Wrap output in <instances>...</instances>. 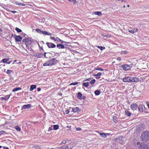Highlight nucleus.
Returning <instances> with one entry per match:
<instances>
[{
  "mask_svg": "<svg viewBox=\"0 0 149 149\" xmlns=\"http://www.w3.org/2000/svg\"><path fill=\"white\" fill-rule=\"evenodd\" d=\"M123 7L125 8V5H124L123 6Z\"/></svg>",
  "mask_w": 149,
  "mask_h": 149,
  "instance_id": "338daca9",
  "label": "nucleus"
},
{
  "mask_svg": "<svg viewBox=\"0 0 149 149\" xmlns=\"http://www.w3.org/2000/svg\"><path fill=\"white\" fill-rule=\"evenodd\" d=\"M37 89L38 91H40L41 90V88H38Z\"/></svg>",
  "mask_w": 149,
  "mask_h": 149,
  "instance_id": "603ef678",
  "label": "nucleus"
},
{
  "mask_svg": "<svg viewBox=\"0 0 149 149\" xmlns=\"http://www.w3.org/2000/svg\"><path fill=\"white\" fill-rule=\"evenodd\" d=\"M2 147V146H0V148H1Z\"/></svg>",
  "mask_w": 149,
  "mask_h": 149,
  "instance_id": "774afa93",
  "label": "nucleus"
},
{
  "mask_svg": "<svg viewBox=\"0 0 149 149\" xmlns=\"http://www.w3.org/2000/svg\"><path fill=\"white\" fill-rule=\"evenodd\" d=\"M137 144L138 145H140L138 147L139 149H149V146L144 143H140V142H138Z\"/></svg>",
  "mask_w": 149,
  "mask_h": 149,
  "instance_id": "20e7f679",
  "label": "nucleus"
},
{
  "mask_svg": "<svg viewBox=\"0 0 149 149\" xmlns=\"http://www.w3.org/2000/svg\"><path fill=\"white\" fill-rule=\"evenodd\" d=\"M9 60V59L8 58H4L2 60V61L3 63H5L7 62Z\"/></svg>",
  "mask_w": 149,
  "mask_h": 149,
  "instance_id": "7c9ffc66",
  "label": "nucleus"
},
{
  "mask_svg": "<svg viewBox=\"0 0 149 149\" xmlns=\"http://www.w3.org/2000/svg\"><path fill=\"white\" fill-rule=\"evenodd\" d=\"M79 109V108L78 107H76L74 109H72V111L74 112H76L77 110Z\"/></svg>",
  "mask_w": 149,
  "mask_h": 149,
  "instance_id": "72a5a7b5",
  "label": "nucleus"
},
{
  "mask_svg": "<svg viewBox=\"0 0 149 149\" xmlns=\"http://www.w3.org/2000/svg\"><path fill=\"white\" fill-rule=\"evenodd\" d=\"M147 106L148 107V108L149 109V103L147 104Z\"/></svg>",
  "mask_w": 149,
  "mask_h": 149,
  "instance_id": "13d9d810",
  "label": "nucleus"
},
{
  "mask_svg": "<svg viewBox=\"0 0 149 149\" xmlns=\"http://www.w3.org/2000/svg\"><path fill=\"white\" fill-rule=\"evenodd\" d=\"M119 139H121L122 138V137L121 136V137H119Z\"/></svg>",
  "mask_w": 149,
  "mask_h": 149,
  "instance_id": "680f3d73",
  "label": "nucleus"
},
{
  "mask_svg": "<svg viewBox=\"0 0 149 149\" xmlns=\"http://www.w3.org/2000/svg\"><path fill=\"white\" fill-rule=\"evenodd\" d=\"M57 149H64L63 146L58 147Z\"/></svg>",
  "mask_w": 149,
  "mask_h": 149,
  "instance_id": "49530a36",
  "label": "nucleus"
},
{
  "mask_svg": "<svg viewBox=\"0 0 149 149\" xmlns=\"http://www.w3.org/2000/svg\"><path fill=\"white\" fill-rule=\"evenodd\" d=\"M13 70H8L6 71V73L10 75V74L13 72Z\"/></svg>",
  "mask_w": 149,
  "mask_h": 149,
  "instance_id": "c756f323",
  "label": "nucleus"
},
{
  "mask_svg": "<svg viewBox=\"0 0 149 149\" xmlns=\"http://www.w3.org/2000/svg\"><path fill=\"white\" fill-rule=\"evenodd\" d=\"M23 42H24L26 46V47L30 51H31L32 49L31 47L32 42L29 38H25L22 40Z\"/></svg>",
  "mask_w": 149,
  "mask_h": 149,
  "instance_id": "f03ea898",
  "label": "nucleus"
},
{
  "mask_svg": "<svg viewBox=\"0 0 149 149\" xmlns=\"http://www.w3.org/2000/svg\"><path fill=\"white\" fill-rule=\"evenodd\" d=\"M36 31L38 33L41 34H43V31H42L39 29H37Z\"/></svg>",
  "mask_w": 149,
  "mask_h": 149,
  "instance_id": "4be33fe9",
  "label": "nucleus"
},
{
  "mask_svg": "<svg viewBox=\"0 0 149 149\" xmlns=\"http://www.w3.org/2000/svg\"><path fill=\"white\" fill-rule=\"evenodd\" d=\"M100 135L102 137L104 138L107 137V134L104 133H100Z\"/></svg>",
  "mask_w": 149,
  "mask_h": 149,
  "instance_id": "412c9836",
  "label": "nucleus"
},
{
  "mask_svg": "<svg viewBox=\"0 0 149 149\" xmlns=\"http://www.w3.org/2000/svg\"><path fill=\"white\" fill-rule=\"evenodd\" d=\"M79 83L77 82L72 83L70 84V85H77Z\"/></svg>",
  "mask_w": 149,
  "mask_h": 149,
  "instance_id": "58836bf2",
  "label": "nucleus"
},
{
  "mask_svg": "<svg viewBox=\"0 0 149 149\" xmlns=\"http://www.w3.org/2000/svg\"><path fill=\"white\" fill-rule=\"evenodd\" d=\"M76 130L78 131H79L81 130V128L80 127H77L76 128Z\"/></svg>",
  "mask_w": 149,
  "mask_h": 149,
  "instance_id": "a18cd8bd",
  "label": "nucleus"
},
{
  "mask_svg": "<svg viewBox=\"0 0 149 149\" xmlns=\"http://www.w3.org/2000/svg\"><path fill=\"white\" fill-rule=\"evenodd\" d=\"M97 47L100 49L101 50H104L105 49V47H103L102 46H97Z\"/></svg>",
  "mask_w": 149,
  "mask_h": 149,
  "instance_id": "c9c22d12",
  "label": "nucleus"
},
{
  "mask_svg": "<svg viewBox=\"0 0 149 149\" xmlns=\"http://www.w3.org/2000/svg\"><path fill=\"white\" fill-rule=\"evenodd\" d=\"M96 70L103 71L104 70L100 67H97L96 68Z\"/></svg>",
  "mask_w": 149,
  "mask_h": 149,
  "instance_id": "f704fd0d",
  "label": "nucleus"
},
{
  "mask_svg": "<svg viewBox=\"0 0 149 149\" xmlns=\"http://www.w3.org/2000/svg\"><path fill=\"white\" fill-rule=\"evenodd\" d=\"M138 108L139 111V112H143V109L142 105H139V106L138 107Z\"/></svg>",
  "mask_w": 149,
  "mask_h": 149,
  "instance_id": "a211bd4d",
  "label": "nucleus"
},
{
  "mask_svg": "<svg viewBox=\"0 0 149 149\" xmlns=\"http://www.w3.org/2000/svg\"><path fill=\"white\" fill-rule=\"evenodd\" d=\"M50 39L52 40H54V41H56L55 38L54 37H50Z\"/></svg>",
  "mask_w": 149,
  "mask_h": 149,
  "instance_id": "c03bdc74",
  "label": "nucleus"
},
{
  "mask_svg": "<svg viewBox=\"0 0 149 149\" xmlns=\"http://www.w3.org/2000/svg\"><path fill=\"white\" fill-rule=\"evenodd\" d=\"M106 134H107V135H109L110 134H109V133H106Z\"/></svg>",
  "mask_w": 149,
  "mask_h": 149,
  "instance_id": "bf43d9fd",
  "label": "nucleus"
},
{
  "mask_svg": "<svg viewBox=\"0 0 149 149\" xmlns=\"http://www.w3.org/2000/svg\"><path fill=\"white\" fill-rule=\"evenodd\" d=\"M100 76H97L96 77V79H99L100 78Z\"/></svg>",
  "mask_w": 149,
  "mask_h": 149,
  "instance_id": "4d7b16f0",
  "label": "nucleus"
},
{
  "mask_svg": "<svg viewBox=\"0 0 149 149\" xmlns=\"http://www.w3.org/2000/svg\"><path fill=\"white\" fill-rule=\"evenodd\" d=\"M21 89V88L20 87L16 88L13 89V92H15Z\"/></svg>",
  "mask_w": 149,
  "mask_h": 149,
  "instance_id": "c85d7f7f",
  "label": "nucleus"
},
{
  "mask_svg": "<svg viewBox=\"0 0 149 149\" xmlns=\"http://www.w3.org/2000/svg\"><path fill=\"white\" fill-rule=\"evenodd\" d=\"M33 56L38 58H41L43 56V54L42 52L35 53L33 54Z\"/></svg>",
  "mask_w": 149,
  "mask_h": 149,
  "instance_id": "0eeeda50",
  "label": "nucleus"
},
{
  "mask_svg": "<svg viewBox=\"0 0 149 149\" xmlns=\"http://www.w3.org/2000/svg\"><path fill=\"white\" fill-rule=\"evenodd\" d=\"M94 14L96 15H98L99 16H100L102 15V13L101 12L99 11H96L94 12Z\"/></svg>",
  "mask_w": 149,
  "mask_h": 149,
  "instance_id": "5701e85b",
  "label": "nucleus"
},
{
  "mask_svg": "<svg viewBox=\"0 0 149 149\" xmlns=\"http://www.w3.org/2000/svg\"><path fill=\"white\" fill-rule=\"evenodd\" d=\"M95 94L96 95H99L100 93V91L98 90H96L95 92Z\"/></svg>",
  "mask_w": 149,
  "mask_h": 149,
  "instance_id": "cd10ccee",
  "label": "nucleus"
},
{
  "mask_svg": "<svg viewBox=\"0 0 149 149\" xmlns=\"http://www.w3.org/2000/svg\"><path fill=\"white\" fill-rule=\"evenodd\" d=\"M16 41L20 42L22 40V38L20 36H16L15 37Z\"/></svg>",
  "mask_w": 149,
  "mask_h": 149,
  "instance_id": "9b49d317",
  "label": "nucleus"
},
{
  "mask_svg": "<svg viewBox=\"0 0 149 149\" xmlns=\"http://www.w3.org/2000/svg\"><path fill=\"white\" fill-rule=\"evenodd\" d=\"M102 74V73L101 72H99L98 74H95L94 75V76H100Z\"/></svg>",
  "mask_w": 149,
  "mask_h": 149,
  "instance_id": "a19ab883",
  "label": "nucleus"
},
{
  "mask_svg": "<svg viewBox=\"0 0 149 149\" xmlns=\"http://www.w3.org/2000/svg\"><path fill=\"white\" fill-rule=\"evenodd\" d=\"M40 49L42 50H43V48L42 47H40Z\"/></svg>",
  "mask_w": 149,
  "mask_h": 149,
  "instance_id": "052dcab7",
  "label": "nucleus"
},
{
  "mask_svg": "<svg viewBox=\"0 0 149 149\" xmlns=\"http://www.w3.org/2000/svg\"><path fill=\"white\" fill-rule=\"evenodd\" d=\"M49 61L50 62V64H51V66L55 65L56 62V60L55 58H52Z\"/></svg>",
  "mask_w": 149,
  "mask_h": 149,
  "instance_id": "9d476101",
  "label": "nucleus"
},
{
  "mask_svg": "<svg viewBox=\"0 0 149 149\" xmlns=\"http://www.w3.org/2000/svg\"><path fill=\"white\" fill-rule=\"evenodd\" d=\"M50 62L49 61H47L45 63L43 64V66H51Z\"/></svg>",
  "mask_w": 149,
  "mask_h": 149,
  "instance_id": "aec40b11",
  "label": "nucleus"
},
{
  "mask_svg": "<svg viewBox=\"0 0 149 149\" xmlns=\"http://www.w3.org/2000/svg\"><path fill=\"white\" fill-rule=\"evenodd\" d=\"M55 40H56V41H60V43L61 44H64V43H65V45H66V43H68V42H65V41H63L62 40H61L59 38H58V37H57L55 39Z\"/></svg>",
  "mask_w": 149,
  "mask_h": 149,
  "instance_id": "ddd939ff",
  "label": "nucleus"
},
{
  "mask_svg": "<svg viewBox=\"0 0 149 149\" xmlns=\"http://www.w3.org/2000/svg\"><path fill=\"white\" fill-rule=\"evenodd\" d=\"M69 111L68 110H66L65 111V113L66 114H68L69 113Z\"/></svg>",
  "mask_w": 149,
  "mask_h": 149,
  "instance_id": "3c124183",
  "label": "nucleus"
},
{
  "mask_svg": "<svg viewBox=\"0 0 149 149\" xmlns=\"http://www.w3.org/2000/svg\"><path fill=\"white\" fill-rule=\"evenodd\" d=\"M139 81V79L136 77H126L123 79V81L124 82H136Z\"/></svg>",
  "mask_w": 149,
  "mask_h": 149,
  "instance_id": "f257e3e1",
  "label": "nucleus"
},
{
  "mask_svg": "<svg viewBox=\"0 0 149 149\" xmlns=\"http://www.w3.org/2000/svg\"><path fill=\"white\" fill-rule=\"evenodd\" d=\"M46 44L49 48H54L56 47V45L52 43L47 42Z\"/></svg>",
  "mask_w": 149,
  "mask_h": 149,
  "instance_id": "1a4fd4ad",
  "label": "nucleus"
},
{
  "mask_svg": "<svg viewBox=\"0 0 149 149\" xmlns=\"http://www.w3.org/2000/svg\"><path fill=\"white\" fill-rule=\"evenodd\" d=\"M53 126V129L54 130H56L59 128V126L58 125H54Z\"/></svg>",
  "mask_w": 149,
  "mask_h": 149,
  "instance_id": "393cba45",
  "label": "nucleus"
},
{
  "mask_svg": "<svg viewBox=\"0 0 149 149\" xmlns=\"http://www.w3.org/2000/svg\"><path fill=\"white\" fill-rule=\"evenodd\" d=\"M125 112L126 115L128 116H130L131 115V113L127 110L125 111Z\"/></svg>",
  "mask_w": 149,
  "mask_h": 149,
  "instance_id": "b1692460",
  "label": "nucleus"
},
{
  "mask_svg": "<svg viewBox=\"0 0 149 149\" xmlns=\"http://www.w3.org/2000/svg\"><path fill=\"white\" fill-rule=\"evenodd\" d=\"M63 146L64 149H71L73 147V146L71 143H69L67 145H64Z\"/></svg>",
  "mask_w": 149,
  "mask_h": 149,
  "instance_id": "6e6552de",
  "label": "nucleus"
},
{
  "mask_svg": "<svg viewBox=\"0 0 149 149\" xmlns=\"http://www.w3.org/2000/svg\"><path fill=\"white\" fill-rule=\"evenodd\" d=\"M11 12L13 14H14V13H16L17 12L16 11H14V10H11Z\"/></svg>",
  "mask_w": 149,
  "mask_h": 149,
  "instance_id": "8fccbe9b",
  "label": "nucleus"
},
{
  "mask_svg": "<svg viewBox=\"0 0 149 149\" xmlns=\"http://www.w3.org/2000/svg\"><path fill=\"white\" fill-rule=\"evenodd\" d=\"M3 149H9V148L7 147H5V146H3Z\"/></svg>",
  "mask_w": 149,
  "mask_h": 149,
  "instance_id": "5fc2aeb1",
  "label": "nucleus"
},
{
  "mask_svg": "<svg viewBox=\"0 0 149 149\" xmlns=\"http://www.w3.org/2000/svg\"><path fill=\"white\" fill-rule=\"evenodd\" d=\"M117 60L119 61H120L121 60V58L119 57H118L117 58Z\"/></svg>",
  "mask_w": 149,
  "mask_h": 149,
  "instance_id": "09e8293b",
  "label": "nucleus"
},
{
  "mask_svg": "<svg viewBox=\"0 0 149 149\" xmlns=\"http://www.w3.org/2000/svg\"><path fill=\"white\" fill-rule=\"evenodd\" d=\"M18 2H15V5H19V6H20L21 5V3H18Z\"/></svg>",
  "mask_w": 149,
  "mask_h": 149,
  "instance_id": "37998d69",
  "label": "nucleus"
},
{
  "mask_svg": "<svg viewBox=\"0 0 149 149\" xmlns=\"http://www.w3.org/2000/svg\"><path fill=\"white\" fill-rule=\"evenodd\" d=\"M113 121H114V122H115L116 123L117 122V121H118V120H117L118 118H117L116 116H114L113 117Z\"/></svg>",
  "mask_w": 149,
  "mask_h": 149,
  "instance_id": "2f4dec72",
  "label": "nucleus"
},
{
  "mask_svg": "<svg viewBox=\"0 0 149 149\" xmlns=\"http://www.w3.org/2000/svg\"><path fill=\"white\" fill-rule=\"evenodd\" d=\"M43 34L48 35V36H51L52 34L49 32H47L46 31H43Z\"/></svg>",
  "mask_w": 149,
  "mask_h": 149,
  "instance_id": "a878e982",
  "label": "nucleus"
},
{
  "mask_svg": "<svg viewBox=\"0 0 149 149\" xmlns=\"http://www.w3.org/2000/svg\"><path fill=\"white\" fill-rule=\"evenodd\" d=\"M138 105L136 103L131 104L130 106L131 108L133 111L136 110L138 108Z\"/></svg>",
  "mask_w": 149,
  "mask_h": 149,
  "instance_id": "423d86ee",
  "label": "nucleus"
},
{
  "mask_svg": "<svg viewBox=\"0 0 149 149\" xmlns=\"http://www.w3.org/2000/svg\"><path fill=\"white\" fill-rule=\"evenodd\" d=\"M67 141H66L65 140H63L61 142V144H65L67 143Z\"/></svg>",
  "mask_w": 149,
  "mask_h": 149,
  "instance_id": "4c0bfd02",
  "label": "nucleus"
},
{
  "mask_svg": "<svg viewBox=\"0 0 149 149\" xmlns=\"http://www.w3.org/2000/svg\"><path fill=\"white\" fill-rule=\"evenodd\" d=\"M22 6H25V5L24 4H22Z\"/></svg>",
  "mask_w": 149,
  "mask_h": 149,
  "instance_id": "0e129e2a",
  "label": "nucleus"
},
{
  "mask_svg": "<svg viewBox=\"0 0 149 149\" xmlns=\"http://www.w3.org/2000/svg\"><path fill=\"white\" fill-rule=\"evenodd\" d=\"M138 29L136 28H134V29L131 30H129L128 31L130 33H134L137 32Z\"/></svg>",
  "mask_w": 149,
  "mask_h": 149,
  "instance_id": "f3484780",
  "label": "nucleus"
},
{
  "mask_svg": "<svg viewBox=\"0 0 149 149\" xmlns=\"http://www.w3.org/2000/svg\"><path fill=\"white\" fill-rule=\"evenodd\" d=\"M36 87V86L35 85H32L31 86L30 88V91H33V89H35Z\"/></svg>",
  "mask_w": 149,
  "mask_h": 149,
  "instance_id": "6ab92c4d",
  "label": "nucleus"
},
{
  "mask_svg": "<svg viewBox=\"0 0 149 149\" xmlns=\"http://www.w3.org/2000/svg\"><path fill=\"white\" fill-rule=\"evenodd\" d=\"M132 64L127 65L125 64L122 65L121 67L123 68V69L125 71H127L131 69L133 67Z\"/></svg>",
  "mask_w": 149,
  "mask_h": 149,
  "instance_id": "39448f33",
  "label": "nucleus"
},
{
  "mask_svg": "<svg viewBox=\"0 0 149 149\" xmlns=\"http://www.w3.org/2000/svg\"><path fill=\"white\" fill-rule=\"evenodd\" d=\"M56 47L59 49H64L66 48V47L62 44L57 45Z\"/></svg>",
  "mask_w": 149,
  "mask_h": 149,
  "instance_id": "dca6fc26",
  "label": "nucleus"
},
{
  "mask_svg": "<svg viewBox=\"0 0 149 149\" xmlns=\"http://www.w3.org/2000/svg\"><path fill=\"white\" fill-rule=\"evenodd\" d=\"M91 78H89L88 79H86L85 80H84V81H90L91 80Z\"/></svg>",
  "mask_w": 149,
  "mask_h": 149,
  "instance_id": "de8ad7c7",
  "label": "nucleus"
},
{
  "mask_svg": "<svg viewBox=\"0 0 149 149\" xmlns=\"http://www.w3.org/2000/svg\"><path fill=\"white\" fill-rule=\"evenodd\" d=\"M6 133V132L4 131H1L0 132V136Z\"/></svg>",
  "mask_w": 149,
  "mask_h": 149,
  "instance_id": "79ce46f5",
  "label": "nucleus"
},
{
  "mask_svg": "<svg viewBox=\"0 0 149 149\" xmlns=\"http://www.w3.org/2000/svg\"><path fill=\"white\" fill-rule=\"evenodd\" d=\"M47 53H46V52H45V53H44V56H45V58H47V57L46 56V54H47Z\"/></svg>",
  "mask_w": 149,
  "mask_h": 149,
  "instance_id": "864d4df0",
  "label": "nucleus"
},
{
  "mask_svg": "<svg viewBox=\"0 0 149 149\" xmlns=\"http://www.w3.org/2000/svg\"><path fill=\"white\" fill-rule=\"evenodd\" d=\"M31 106L30 104H27L26 105H23L21 109V110L23 109H26L27 108H30L31 107Z\"/></svg>",
  "mask_w": 149,
  "mask_h": 149,
  "instance_id": "f8f14e48",
  "label": "nucleus"
},
{
  "mask_svg": "<svg viewBox=\"0 0 149 149\" xmlns=\"http://www.w3.org/2000/svg\"><path fill=\"white\" fill-rule=\"evenodd\" d=\"M95 81L96 80L95 79H93L90 82V83L91 84H93L95 83Z\"/></svg>",
  "mask_w": 149,
  "mask_h": 149,
  "instance_id": "473e14b6",
  "label": "nucleus"
},
{
  "mask_svg": "<svg viewBox=\"0 0 149 149\" xmlns=\"http://www.w3.org/2000/svg\"><path fill=\"white\" fill-rule=\"evenodd\" d=\"M89 85V83L88 82H84L83 83V85L86 87L88 86Z\"/></svg>",
  "mask_w": 149,
  "mask_h": 149,
  "instance_id": "bb28decb",
  "label": "nucleus"
},
{
  "mask_svg": "<svg viewBox=\"0 0 149 149\" xmlns=\"http://www.w3.org/2000/svg\"><path fill=\"white\" fill-rule=\"evenodd\" d=\"M15 30L18 33H20L22 32V30L18 28H16Z\"/></svg>",
  "mask_w": 149,
  "mask_h": 149,
  "instance_id": "e433bc0d",
  "label": "nucleus"
},
{
  "mask_svg": "<svg viewBox=\"0 0 149 149\" xmlns=\"http://www.w3.org/2000/svg\"><path fill=\"white\" fill-rule=\"evenodd\" d=\"M127 7H129V6H129V5H127Z\"/></svg>",
  "mask_w": 149,
  "mask_h": 149,
  "instance_id": "69168bd1",
  "label": "nucleus"
},
{
  "mask_svg": "<svg viewBox=\"0 0 149 149\" xmlns=\"http://www.w3.org/2000/svg\"><path fill=\"white\" fill-rule=\"evenodd\" d=\"M82 94L80 92H78L77 94V97L80 99H84L85 98V97L82 96Z\"/></svg>",
  "mask_w": 149,
  "mask_h": 149,
  "instance_id": "2eb2a0df",
  "label": "nucleus"
},
{
  "mask_svg": "<svg viewBox=\"0 0 149 149\" xmlns=\"http://www.w3.org/2000/svg\"><path fill=\"white\" fill-rule=\"evenodd\" d=\"M142 140L143 141H146L149 139V132L146 131L142 133L141 136Z\"/></svg>",
  "mask_w": 149,
  "mask_h": 149,
  "instance_id": "7ed1b4c3",
  "label": "nucleus"
},
{
  "mask_svg": "<svg viewBox=\"0 0 149 149\" xmlns=\"http://www.w3.org/2000/svg\"><path fill=\"white\" fill-rule=\"evenodd\" d=\"M10 95H7L5 96L2 97L1 99V100H4L5 101L8 100L10 97Z\"/></svg>",
  "mask_w": 149,
  "mask_h": 149,
  "instance_id": "4468645a",
  "label": "nucleus"
},
{
  "mask_svg": "<svg viewBox=\"0 0 149 149\" xmlns=\"http://www.w3.org/2000/svg\"><path fill=\"white\" fill-rule=\"evenodd\" d=\"M15 129L17 130L18 131H20L21 129L19 126H15Z\"/></svg>",
  "mask_w": 149,
  "mask_h": 149,
  "instance_id": "ea45409f",
  "label": "nucleus"
},
{
  "mask_svg": "<svg viewBox=\"0 0 149 149\" xmlns=\"http://www.w3.org/2000/svg\"><path fill=\"white\" fill-rule=\"evenodd\" d=\"M52 130V128L51 127H50L48 129V131H50Z\"/></svg>",
  "mask_w": 149,
  "mask_h": 149,
  "instance_id": "6e6d98bb",
  "label": "nucleus"
},
{
  "mask_svg": "<svg viewBox=\"0 0 149 149\" xmlns=\"http://www.w3.org/2000/svg\"><path fill=\"white\" fill-rule=\"evenodd\" d=\"M10 62H7V63L8 64H10Z\"/></svg>",
  "mask_w": 149,
  "mask_h": 149,
  "instance_id": "e2e57ef3",
  "label": "nucleus"
}]
</instances>
